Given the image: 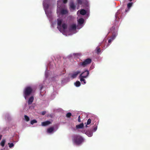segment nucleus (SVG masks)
Masks as SVG:
<instances>
[{
	"mask_svg": "<svg viewBox=\"0 0 150 150\" xmlns=\"http://www.w3.org/2000/svg\"><path fill=\"white\" fill-rule=\"evenodd\" d=\"M91 119L89 118L87 122H86V127H87V125L90 124L91 123Z\"/></svg>",
	"mask_w": 150,
	"mask_h": 150,
	"instance_id": "393cba45",
	"label": "nucleus"
},
{
	"mask_svg": "<svg viewBox=\"0 0 150 150\" xmlns=\"http://www.w3.org/2000/svg\"><path fill=\"white\" fill-rule=\"evenodd\" d=\"M133 3L132 2L129 3L127 4V8L128 9L125 10V12H127L128 11L130 8L132 6Z\"/></svg>",
	"mask_w": 150,
	"mask_h": 150,
	"instance_id": "2eb2a0df",
	"label": "nucleus"
},
{
	"mask_svg": "<svg viewBox=\"0 0 150 150\" xmlns=\"http://www.w3.org/2000/svg\"><path fill=\"white\" fill-rule=\"evenodd\" d=\"M96 53L98 54H99L101 52L100 48L98 47H96Z\"/></svg>",
	"mask_w": 150,
	"mask_h": 150,
	"instance_id": "4be33fe9",
	"label": "nucleus"
},
{
	"mask_svg": "<svg viewBox=\"0 0 150 150\" xmlns=\"http://www.w3.org/2000/svg\"><path fill=\"white\" fill-rule=\"evenodd\" d=\"M79 78L80 79V81H81V82L83 81L84 83H85V84L86 83V82L85 81V80L84 79V78H83V77H79Z\"/></svg>",
	"mask_w": 150,
	"mask_h": 150,
	"instance_id": "c85d7f7f",
	"label": "nucleus"
},
{
	"mask_svg": "<svg viewBox=\"0 0 150 150\" xmlns=\"http://www.w3.org/2000/svg\"><path fill=\"white\" fill-rule=\"evenodd\" d=\"M1 150H8V146H5L4 149H1Z\"/></svg>",
	"mask_w": 150,
	"mask_h": 150,
	"instance_id": "2f4dec72",
	"label": "nucleus"
},
{
	"mask_svg": "<svg viewBox=\"0 0 150 150\" xmlns=\"http://www.w3.org/2000/svg\"><path fill=\"white\" fill-rule=\"evenodd\" d=\"M89 74V71L88 70H86L80 74L79 77L86 78L88 76Z\"/></svg>",
	"mask_w": 150,
	"mask_h": 150,
	"instance_id": "423d86ee",
	"label": "nucleus"
},
{
	"mask_svg": "<svg viewBox=\"0 0 150 150\" xmlns=\"http://www.w3.org/2000/svg\"><path fill=\"white\" fill-rule=\"evenodd\" d=\"M92 62L91 59L90 58H87L85 60L82 62H80L79 63V65L83 67L86 66L87 65L90 64Z\"/></svg>",
	"mask_w": 150,
	"mask_h": 150,
	"instance_id": "20e7f679",
	"label": "nucleus"
},
{
	"mask_svg": "<svg viewBox=\"0 0 150 150\" xmlns=\"http://www.w3.org/2000/svg\"><path fill=\"white\" fill-rule=\"evenodd\" d=\"M30 94H24V97L25 100H28L30 97Z\"/></svg>",
	"mask_w": 150,
	"mask_h": 150,
	"instance_id": "412c9836",
	"label": "nucleus"
},
{
	"mask_svg": "<svg viewBox=\"0 0 150 150\" xmlns=\"http://www.w3.org/2000/svg\"><path fill=\"white\" fill-rule=\"evenodd\" d=\"M62 27L63 28L62 29V30L61 32H62L63 31H64L67 28V25L65 23H63L62 25Z\"/></svg>",
	"mask_w": 150,
	"mask_h": 150,
	"instance_id": "a211bd4d",
	"label": "nucleus"
},
{
	"mask_svg": "<svg viewBox=\"0 0 150 150\" xmlns=\"http://www.w3.org/2000/svg\"><path fill=\"white\" fill-rule=\"evenodd\" d=\"M5 142H6L5 140L3 139L0 143L1 146H2V147H3L4 145Z\"/></svg>",
	"mask_w": 150,
	"mask_h": 150,
	"instance_id": "b1692460",
	"label": "nucleus"
},
{
	"mask_svg": "<svg viewBox=\"0 0 150 150\" xmlns=\"http://www.w3.org/2000/svg\"><path fill=\"white\" fill-rule=\"evenodd\" d=\"M80 13L81 15H84L86 14V11L85 10L82 9L80 10Z\"/></svg>",
	"mask_w": 150,
	"mask_h": 150,
	"instance_id": "6ab92c4d",
	"label": "nucleus"
},
{
	"mask_svg": "<svg viewBox=\"0 0 150 150\" xmlns=\"http://www.w3.org/2000/svg\"><path fill=\"white\" fill-rule=\"evenodd\" d=\"M44 6L47 8V9L48 8V7H49V6L47 4V5H44Z\"/></svg>",
	"mask_w": 150,
	"mask_h": 150,
	"instance_id": "e433bc0d",
	"label": "nucleus"
},
{
	"mask_svg": "<svg viewBox=\"0 0 150 150\" xmlns=\"http://www.w3.org/2000/svg\"><path fill=\"white\" fill-rule=\"evenodd\" d=\"M115 28L116 25L113 26L110 28L109 32V33H111L112 34V35L111 36V38L112 40L114 39L117 35V31Z\"/></svg>",
	"mask_w": 150,
	"mask_h": 150,
	"instance_id": "f03ea898",
	"label": "nucleus"
},
{
	"mask_svg": "<svg viewBox=\"0 0 150 150\" xmlns=\"http://www.w3.org/2000/svg\"><path fill=\"white\" fill-rule=\"evenodd\" d=\"M70 8L73 10H75L76 8V6L74 4L73 2H71L70 4Z\"/></svg>",
	"mask_w": 150,
	"mask_h": 150,
	"instance_id": "ddd939ff",
	"label": "nucleus"
},
{
	"mask_svg": "<svg viewBox=\"0 0 150 150\" xmlns=\"http://www.w3.org/2000/svg\"><path fill=\"white\" fill-rule=\"evenodd\" d=\"M64 4H66L67 3L68 0H62Z\"/></svg>",
	"mask_w": 150,
	"mask_h": 150,
	"instance_id": "f704fd0d",
	"label": "nucleus"
},
{
	"mask_svg": "<svg viewBox=\"0 0 150 150\" xmlns=\"http://www.w3.org/2000/svg\"><path fill=\"white\" fill-rule=\"evenodd\" d=\"M84 127V124L83 123H81L79 125H77L76 128L77 129H82Z\"/></svg>",
	"mask_w": 150,
	"mask_h": 150,
	"instance_id": "dca6fc26",
	"label": "nucleus"
},
{
	"mask_svg": "<svg viewBox=\"0 0 150 150\" xmlns=\"http://www.w3.org/2000/svg\"><path fill=\"white\" fill-rule=\"evenodd\" d=\"M2 137V136L1 135H0V140L1 139Z\"/></svg>",
	"mask_w": 150,
	"mask_h": 150,
	"instance_id": "58836bf2",
	"label": "nucleus"
},
{
	"mask_svg": "<svg viewBox=\"0 0 150 150\" xmlns=\"http://www.w3.org/2000/svg\"><path fill=\"white\" fill-rule=\"evenodd\" d=\"M80 73V71H77L74 72L73 73L71 74V77L73 79L76 78Z\"/></svg>",
	"mask_w": 150,
	"mask_h": 150,
	"instance_id": "6e6552de",
	"label": "nucleus"
},
{
	"mask_svg": "<svg viewBox=\"0 0 150 150\" xmlns=\"http://www.w3.org/2000/svg\"><path fill=\"white\" fill-rule=\"evenodd\" d=\"M34 97L33 96H31L30 98L28 99V104L29 105L31 104L34 100Z\"/></svg>",
	"mask_w": 150,
	"mask_h": 150,
	"instance_id": "4468645a",
	"label": "nucleus"
},
{
	"mask_svg": "<svg viewBox=\"0 0 150 150\" xmlns=\"http://www.w3.org/2000/svg\"><path fill=\"white\" fill-rule=\"evenodd\" d=\"M130 1H132V0H129Z\"/></svg>",
	"mask_w": 150,
	"mask_h": 150,
	"instance_id": "ea45409f",
	"label": "nucleus"
},
{
	"mask_svg": "<svg viewBox=\"0 0 150 150\" xmlns=\"http://www.w3.org/2000/svg\"><path fill=\"white\" fill-rule=\"evenodd\" d=\"M43 88V86L42 85H40V91H41L42 89Z\"/></svg>",
	"mask_w": 150,
	"mask_h": 150,
	"instance_id": "473e14b6",
	"label": "nucleus"
},
{
	"mask_svg": "<svg viewBox=\"0 0 150 150\" xmlns=\"http://www.w3.org/2000/svg\"><path fill=\"white\" fill-rule=\"evenodd\" d=\"M74 84L75 86L77 87H79L81 85L80 82L79 81H76Z\"/></svg>",
	"mask_w": 150,
	"mask_h": 150,
	"instance_id": "5701e85b",
	"label": "nucleus"
},
{
	"mask_svg": "<svg viewBox=\"0 0 150 150\" xmlns=\"http://www.w3.org/2000/svg\"><path fill=\"white\" fill-rule=\"evenodd\" d=\"M85 134L89 137H91L93 135V132L89 130L86 131L85 132Z\"/></svg>",
	"mask_w": 150,
	"mask_h": 150,
	"instance_id": "f8f14e48",
	"label": "nucleus"
},
{
	"mask_svg": "<svg viewBox=\"0 0 150 150\" xmlns=\"http://www.w3.org/2000/svg\"><path fill=\"white\" fill-rule=\"evenodd\" d=\"M9 147L10 148H13L14 146V145L13 143H8V144Z\"/></svg>",
	"mask_w": 150,
	"mask_h": 150,
	"instance_id": "c756f323",
	"label": "nucleus"
},
{
	"mask_svg": "<svg viewBox=\"0 0 150 150\" xmlns=\"http://www.w3.org/2000/svg\"><path fill=\"white\" fill-rule=\"evenodd\" d=\"M76 28V25L75 24H73L71 25L69 28V30L70 31L75 30Z\"/></svg>",
	"mask_w": 150,
	"mask_h": 150,
	"instance_id": "1a4fd4ad",
	"label": "nucleus"
},
{
	"mask_svg": "<svg viewBox=\"0 0 150 150\" xmlns=\"http://www.w3.org/2000/svg\"><path fill=\"white\" fill-rule=\"evenodd\" d=\"M51 124V122L49 121H47L42 122L41 125L43 126H45Z\"/></svg>",
	"mask_w": 150,
	"mask_h": 150,
	"instance_id": "9d476101",
	"label": "nucleus"
},
{
	"mask_svg": "<svg viewBox=\"0 0 150 150\" xmlns=\"http://www.w3.org/2000/svg\"><path fill=\"white\" fill-rule=\"evenodd\" d=\"M99 124V122L95 123L93 127V131L95 132L96 131L98 128V126Z\"/></svg>",
	"mask_w": 150,
	"mask_h": 150,
	"instance_id": "9b49d317",
	"label": "nucleus"
},
{
	"mask_svg": "<svg viewBox=\"0 0 150 150\" xmlns=\"http://www.w3.org/2000/svg\"><path fill=\"white\" fill-rule=\"evenodd\" d=\"M25 120L27 121H28L29 120L30 118L29 117L26 115H24Z\"/></svg>",
	"mask_w": 150,
	"mask_h": 150,
	"instance_id": "cd10ccee",
	"label": "nucleus"
},
{
	"mask_svg": "<svg viewBox=\"0 0 150 150\" xmlns=\"http://www.w3.org/2000/svg\"><path fill=\"white\" fill-rule=\"evenodd\" d=\"M78 121L79 122H81V117L80 116H79L78 117Z\"/></svg>",
	"mask_w": 150,
	"mask_h": 150,
	"instance_id": "72a5a7b5",
	"label": "nucleus"
},
{
	"mask_svg": "<svg viewBox=\"0 0 150 150\" xmlns=\"http://www.w3.org/2000/svg\"><path fill=\"white\" fill-rule=\"evenodd\" d=\"M57 21V28L61 32L62 30V28L61 27V25L62 23V20L60 19H58Z\"/></svg>",
	"mask_w": 150,
	"mask_h": 150,
	"instance_id": "39448f33",
	"label": "nucleus"
},
{
	"mask_svg": "<svg viewBox=\"0 0 150 150\" xmlns=\"http://www.w3.org/2000/svg\"><path fill=\"white\" fill-rule=\"evenodd\" d=\"M68 13V11L67 9H62L61 10L60 13L62 15H64L67 13Z\"/></svg>",
	"mask_w": 150,
	"mask_h": 150,
	"instance_id": "f3484780",
	"label": "nucleus"
},
{
	"mask_svg": "<svg viewBox=\"0 0 150 150\" xmlns=\"http://www.w3.org/2000/svg\"><path fill=\"white\" fill-rule=\"evenodd\" d=\"M84 21V19L82 18H80L78 20V22L79 24L81 25L83 24Z\"/></svg>",
	"mask_w": 150,
	"mask_h": 150,
	"instance_id": "aec40b11",
	"label": "nucleus"
},
{
	"mask_svg": "<svg viewBox=\"0 0 150 150\" xmlns=\"http://www.w3.org/2000/svg\"><path fill=\"white\" fill-rule=\"evenodd\" d=\"M35 89L34 87L31 86L26 87L24 90V94H31V93H34Z\"/></svg>",
	"mask_w": 150,
	"mask_h": 150,
	"instance_id": "7ed1b4c3",
	"label": "nucleus"
},
{
	"mask_svg": "<svg viewBox=\"0 0 150 150\" xmlns=\"http://www.w3.org/2000/svg\"><path fill=\"white\" fill-rule=\"evenodd\" d=\"M72 115L71 113L68 112L66 114V117L67 118H70L71 116Z\"/></svg>",
	"mask_w": 150,
	"mask_h": 150,
	"instance_id": "a878e982",
	"label": "nucleus"
},
{
	"mask_svg": "<svg viewBox=\"0 0 150 150\" xmlns=\"http://www.w3.org/2000/svg\"><path fill=\"white\" fill-rule=\"evenodd\" d=\"M46 113V112L45 111H43L42 112L41 114L42 115H44Z\"/></svg>",
	"mask_w": 150,
	"mask_h": 150,
	"instance_id": "4c0bfd02",
	"label": "nucleus"
},
{
	"mask_svg": "<svg viewBox=\"0 0 150 150\" xmlns=\"http://www.w3.org/2000/svg\"><path fill=\"white\" fill-rule=\"evenodd\" d=\"M77 2L79 5H81L82 4V1L81 0H78Z\"/></svg>",
	"mask_w": 150,
	"mask_h": 150,
	"instance_id": "7c9ffc66",
	"label": "nucleus"
},
{
	"mask_svg": "<svg viewBox=\"0 0 150 150\" xmlns=\"http://www.w3.org/2000/svg\"><path fill=\"white\" fill-rule=\"evenodd\" d=\"M84 140L83 137L79 135L74 136L72 139L73 142L76 145H79L82 144L84 142Z\"/></svg>",
	"mask_w": 150,
	"mask_h": 150,
	"instance_id": "f257e3e1",
	"label": "nucleus"
},
{
	"mask_svg": "<svg viewBox=\"0 0 150 150\" xmlns=\"http://www.w3.org/2000/svg\"><path fill=\"white\" fill-rule=\"evenodd\" d=\"M37 122V121L36 120H32L30 122V123L31 125H33L34 123H36Z\"/></svg>",
	"mask_w": 150,
	"mask_h": 150,
	"instance_id": "bb28decb",
	"label": "nucleus"
},
{
	"mask_svg": "<svg viewBox=\"0 0 150 150\" xmlns=\"http://www.w3.org/2000/svg\"><path fill=\"white\" fill-rule=\"evenodd\" d=\"M56 130H54V128L53 127H50L48 128L47 130V132L50 134H53Z\"/></svg>",
	"mask_w": 150,
	"mask_h": 150,
	"instance_id": "0eeeda50",
	"label": "nucleus"
},
{
	"mask_svg": "<svg viewBox=\"0 0 150 150\" xmlns=\"http://www.w3.org/2000/svg\"><path fill=\"white\" fill-rule=\"evenodd\" d=\"M112 40V39L111 38V39H109V40H108V42H109V43H110L111 42V41H112V40Z\"/></svg>",
	"mask_w": 150,
	"mask_h": 150,
	"instance_id": "c9c22d12",
	"label": "nucleus"
}]
</instances>
